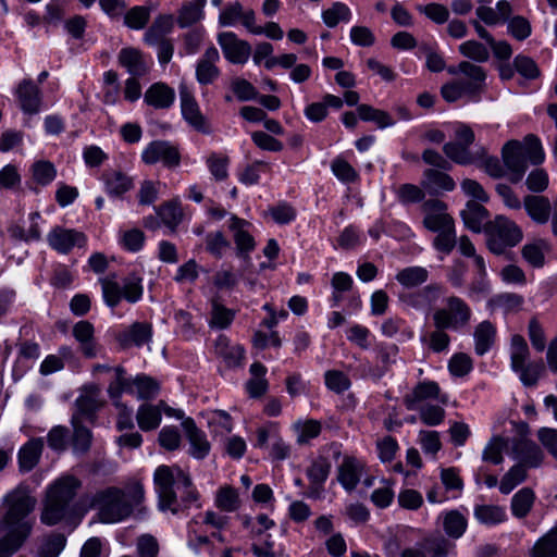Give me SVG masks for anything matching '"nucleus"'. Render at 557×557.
Returning a JSON list of instances; mask_svg holds the SVG:
<instances>
[{"label": "nucleus", "mask_w": 557, "mask_h": 557, "mask_svg": "<svg viewBox=\"0 0 557 557\" xmlns=\"http://www.w3.org/2000/svg\"><path fill=\"white\" fill-rule=\"evenodd\" d=\"M4 500L8 505L4 518L8 533L0 540V557H10L22 546L32 531L33 522L27 516L37 502L25 486L13 490Z\"/></svg>", "instance_id": "f257e3e1"}, {"label": "nucleus", "mask_w": 557, "mask_h": 557, "mask_svg": "<svg viewBox=\"0 0 557 557\" xmlns=\"http://www.w3.org/2000/svg\"><path fill=\"white\" fill-rule=\"evenodd\" d=\"M518 432L521 437L511 442L499 435L493 436L483 449L482 459L498 465L503 461V453L506 451L524 465L530 467L539 466L543 459V454L535 443L527 438L525 435L529 433L528 424H519Z\"/></svg>", "instance_id": "f03ea898"}, {"label": "nucleus", "mask_w": 557, "mask_h": 557, "mask_svg": "<svg viewBox=\"0 0 557 557\" xmlns=\"http://www.w3.org/2000/svg\"><path fill=\"white\" fill-rule=\"evenodd\" d=\"M153 480L162 510L177 511V493L186 504H191L198 498L190 476L180 467L160 466L154 471Z\"/></svg>", "instance_id": "7ed1b4c3"}, {"label": "nucleus", "mask_w": 557, "mask_h": 557, "mask_svg": "<svg viewBox=\"0 0 557 557\" xmlns=\"http://www.w3.org/2000/svg\"><path fill=\"white\" fill-rule=\"evenodd\" d=\"M79 487L81 481L73 475H63L55 480L47 490L41 521L53 525L65 518Z\"/></svg>", "instance_id": "20e7f679"}, {"label": "nucleus", "mask_w": 557, "mask_h": 557, "mask_svg": "<svg viewBox=\"0 0 557 557\" xmlns=\"http://www.w3.org/2000/svg\"><path fill=\"white\" fill-rule=\"evenodd\" d=\"M447 71L451 75H461V78L449 82L441 88L442 97L448 102H455L463 97H473L484 86L486 74L480 65L462 61L457 66L448 67Z\"/></svg>", "instance_id": "39448f33"}, {"label": "nucleus", "mask_w": 557, "mask_h": 557, "mask_svg": "<svg viewBox=\"0 0 557 557\" xmlns=\"http://www.w3.org/2000/svg\"><path fill=\"white\" fill-rule=\"evenodd\" d=\"M91 505L98 509L99 520L103 523L120 522L132 512L125 494L113 487L97 493Z\"/></svg>", "instance_id": "423d86ee"}, {"label": "nucleus", "mask_w": 557, "mask_h": 557, "mask_svg": "<svg viewBox=\"0 0 557 557\" xmlns=\"http://www.w3.org/2000/svg\"><path fill=\"white\" fill-rule=\"evenodd\" d=\"M487 246L496 255H500L506 248L516 246L522 239V231L511 220L504 215L496 216L486 223Z\"/></svg>", "instance_id": "0eeeda50"}, {"label": "nucleus", "mask_w": 557, "mask_h": 557, "mask_svg": "<svg viewBox=\"0 0 557 557\" xmlns=\"http://www.w3.org/2000/svg\"><path fill=\"white\" fill-rule=\"evenodd\" d=\"M102 295L106 304L114 308L122 298L129 302H137L143 296L141 280L132 275L124 280L121 286L114 276H107L100 280Z\"/></svg>", "instance_id": "6e6552de"}, {"label": "nucleus", "mask_w": 557, "mask_h": 557, "mask_svg": "<svg viewBox=\"0 0 557 557\" xmlns=\"http://www.w3.org/2000/svg\"><path fill=\"white\" fill-rule=\"evenodd\" d=\"M471 315L470 307L461 298L451 296L444 308L434 312L433 320L437 329L460 330L468 325Z\"/></svg>", "instance_id": "1a4fd4ad"}, {"label": "nucleus", "mask_w": 557, "mask_h": 557, "mask_svg": "<svg viewBox=\"0 0 557 557\" xmlns=\"http://www.w3.org/2000/svg\"><path fill=\"white\" fill-rule=\"evenodd\" d=\"M141 160L148 165L162 163L165 168H177L181 163V153L177 146L166 140H154L141 151Z\"/></svg>", "instance_id": "9d476101"}, {"label": "nucleus", "mask_w": 557, "mask_h": 557, "mask_svg": "<svg viewBox=\"0 0 557 557\" xmlns=\"http://www.w3.org/2000/svg\"><path fill=\"white\" fill-rule=\"evenodd\" d=\"M117 377L121 379L126 386L121 388L122 395H136L138 399H151L154 398L160 391L159 383L145 374L131 377L126 375L125 369H117L115 381H117Z\"/></svg>", "instance_id": "9b49d317"}, {"label": "nucleus", "mask_w": 557, "mask_h": 557, "mask_svg": "<svg viewBox=\"0 0 557 557\" xmlns=\"http://www.w3.org/2000/svg\"><path fill=\"white\" fill-rule=\"evenodd\" d=\"M227 227L232 233L237 257L247 259L256 248L251 223L235 214H230Z\"/></svg>", "instance_id": "f8f14e48"}, {"label": "nucleus", "mask_w": 557, "mask_h": 557, "mask_svg": "<svg viewBox=\"0 0 557 557\" xmlns=\"http://www.w3.org/2000/svg\"><path fill=\"white\" fill-rule=\"evenodd\" d=\"M424 213L423 226L433 233L455 226L453 216L447 212V206L437 199L425 201L422 206Z\"/></svg>", "instance_id": "ddd939ff"}, {"label": "nucleus", "mask_w": 557, "mask_h": 557, "mask_svg": "<svg viewBox=\"0 0 557 557\" xmlns=\"http://www.w3.org/2000/svg\"><path fill=\"white\" fill-rule=\"evenodd\" d=\"M218 44L220 45L224 58L233 64H245L250 54V45L240 39L233 32H222L218 35Z\"/></svg>", "instance_id": "4468645a"}, {"label": "nucleus", "mask_w": 557, "mask_h": 557, "mask_svg": "<svg viewBox=\"0 0 557 557\" xmlns=\"http://www.w3.org/2000/svg\"><path fill=\"white\" fill-rule=\"evenodd\" d=\"M49 246L59 253H67L75 247H83L86 243L84 233L63 226H54L47 234Z\"/></svg>", "instance_id": "2eb2a0df"}, {"label": "nucleus", "mask_w": 557, "mask_h": 557, "mask_svg": "<svg viewBox=\"0 0 557 557\" xmlns=\"http://www.w3.org/2000/svg\"><path fill=\"white\" fill-rule=\"evenodd\" d=\"M502 157L510 182H520L527 170V159L522 144L518 140L508 141L503 147Z\"/></svg>", "instance_id": "dca6fc26"}, {"label": "nucleus", "mask_w": 557, "mask_h": 557, "mask_svg": "<svg viewBox=\"0 0 557 557\" xmlns=\"http://www.w3.org/2000/svg\"><path fill=\"white\" fill-rule=\"evenodd\" d=\"M240 22L249 32L256 35L262 33L261 27L255 25V12L244 10L243 5L235 1L227 4L219 15V24L223 27L234 26Z\"/></svg>", "instance_id": "f3484780"}, {"label": "nucleus", "mask_w": 557, "mask_h": 557, "mask_svg": "<svg viewBox=\"0 0 557 557\" xmlns=\"http://www.w3.org/2000/svg\"><path fill=\"white\" fill-rule=\"evenodd\" d=\"M437 399L442 404L448 401L446 394H441L440 386L436 382L424 381L417 384L413 389L404 397V404L409 410H414L425 400Z\"/></svg>", "instance_id": "a211bd4d"}, {"label": "nucleus", "mask_w": 557, "mask_h": 557, "mask_svg": "<svg viewBox=\"0 0 557 557\" xmlns=\"http://www.w3.org/2000/svg\"><path fill=\"white\" fill-rule=\"evenodd\" d=\"M220 61V53L213 46L208 47L196 64V79L200 85L214 83L221 72L216 66Z\"/></svg>", "instance_id": "6ab92c4d"}, {"label": "nucleus", "mask_w": 557, "mask_h": 557, "mask_svg": "<svg viewBox=\"0 0 557 557\" xmlns=\"http://www.w3.org/2000/svg\"><path fill=\"white\" fill-rule=\"evenodd\" d=\"M491 0H478L475 14L478 18L488 26L503 24L512 13V7L507 0H499L496 8L490 5Z\"/></svg>", "instance_id": "aec40b11"}, {"label": "nucleus", "mask_w": 557, "mask_h": 557, "mask_svg": "<svg viewBox=\"0 0 557 557\" xmlns=\"http://www.w3.org/2000/svg\"><path fill=\"white\" fill-rule=\"evenodd\" d=\"M182 426L189 443L188 454L195 459L206 458L210 453L211 445L205 432L196 426L191 418L182 421Z\"/></svg>", "instance_id": "412c9836"}, {"label": "nucleus", "mask_w": 557, "mask_h": 557, "mask_svg": "<svg viewBox=\"0 0 557 557\" xmlns=\"http://www.w3.org/2000/svg\"><path fill=\"white\" fill-rule=\"evenodd\" d=\"M364 473V462L354 456H345L338 467L337 480L348 492L356 488Z\"/></svg>", "instance_id": "4be33fe9"}, {"label": "nucleus", "mask_w": 557, "mask_h": 557, "mask_svg": "<svg viewBox=\"0 0 557 557\" xmlns=\"http://www.w3.org/2000/svg\"><path fill=\"white\" fill-rule=\"evenodd\" d=\"M125 383L117 377V381L111 386H108L107 394L112 405L117 410L116 426L119 430L133 429V409L122 401V389Z\"/></svg>", "instance_id": "5701e85b"}, {"label": "nucleus", "mask_w": 557, "mask_h": 557, "mask_svg": "<svg viewBox=\"0 0 557 557\" xmlns=\"http://www.w3.org/2000/svg\"><path fill=\"white\" fill-rule=\"evenodd\" d=\"M181 110L184 120L191 127L198 132H209L206 117L202 115L197 101L190 94L186 91L181 92Z\"/></svg>", "instance_id": "b1692460"}, {"label": "nucleus", "mask_w": 557, "mask_h": 557, "mask_svg": "<svg viewBox=\"0 0 557 557\" xmlns=\"http://www.w3.org/2000/svg\"><path fill=\"white\" fill-rule=\"evenodd\" d=\"M144 101L154 109H169L175 101V91L164 83H154L146 90Z\"/></svg>", "instance_id": "393cba45"}, {"label": "nucleus", "mask_w": 557, "mask_h": 557, "mask_svg": "<svg viewBox=\"0 0 557 557\" xmlns=\"http://www.w3.org/2000/svg\"><path fill=\"white\" fill-rule=\"evenodd\" d=\"M16 96L24 112L37 113L39 111L40 91L32 81H23L16 89Z\"/></svg>", "instance_id": "a878e982"}, {"label": "nucleus", "mask_w": 557, "mask_h": 557, "mask_svg": "<svg viewBox=\"0 0 557 557\" xmlns=\"http://www.w3.org/2000/svg\"><path fill=\"white\" fill-rule=\"evenodd\" d=\"M119 63L133 76H141L148 72V63L141 52L135 48H123L119 53Z\"/></svg>", "instance_id": "bb28decb"}, {"label": "nucleus", "mask_w": 557, "mask_h": 557, "mask_svg": "<svg viewBox=\"0 0 557 557\" xmlns=\"http://www.w3.org/2000/svg\"><path fill=\"white\" fill-rule=\"evenodd\" d=\"M497 331L496 326L490 321L479 323L473 332L474 350L479 356L485 355L494 345Z\"/></svg>", "instance_id": "cd10ccee"}, {"label": "nucleus", "mask_w": 557, "mask_h": 557, "mask_svg": "<svg viewBox=\"0 0 557 557\" xmlns=\"http://www.w3.org/2000/svg\"><path fill=\"white\" fill-rule=\"evenodd\" d=\"M473 516L480 524L487 527L503 523L507 519L505 507L494 504L475 505Z\"/></svg>", "instance_id": "c85d7f7f"}, {"label": "nucleus", "mask_w": 557, "mask_h": 557, "mask_svg": "<svg viewBox=\"0 0 557 557\" xmlns=\"http://www.w3.org/2000/svg\"><path fill=\"white\" fill-rule=\"evenodd\" d=\"M460 214L466 227L472 232L480 233L486 226L488 212L480 202L468 201Z\"/></svg>", "instance_id": "c756f323"}, {"label": "nucleus", "mask_w": 557, "mask_h": 557, "mask_svg": "<svg viewBox=\"0 0 557 557\" xmlns=\"http://www.w3.org/2000/svg\"><path fill=\"white\" fill-rule=\"evenodd\" d=\"M529 216L536 223L544 224L550 215V202L543 196H527L523 201Z\"/></svg>", "instance_id": "7c9ffc66"}, {"label": "nucleus", "mask_w": 557, "mask_h": 557, "mask_svg": "<svg viewBox=\"0 0 557 557\" xmlns=\"http://www.w3.org/2000/svg\"><path fill=\"white\" fill-rule=\"evenodd\" d=\"M104 403L101 388L97 385L86 387L76 400L78 410L84 414L94 413L103 407Z\"/></svg>", "instance_id": "2f4dec72"}, {"label": "nucleus", "mask_w": 557, "mask_h": 557, "mask_svg": "<svg viewBox=\"0 0 557 557\" xmlns=\"http://www.w3.org/2000/svg\"><path fill=\"white\" fill-rule=\"evenodd\" d=\"M249 372L251 377L246 383V391L250 397H261L269 387L265 379L267 368L260 362H255L250 366Z\"/></svg>", "instance_id": "473e14b6"}, {"label": "nucleus", "mask_w": 557, "mask_h": 557, "mask_svg": "<svg viewBox=\"0 0 557 557\" xmlns=\"http://www.w3.org/2000/svg\"><path fill=\"white\" fill-rule=\"evenodd\" d=\"M106 191L110 196H120L133 187V180L117 170H110L103 174Z\"/></svg>", "instance_id": "72a5a7b5"}, {"label": "nucleus", "mask_w": 557, "mask_h": 557, "mask_svg": "<svg viewBox=\"0 0 557 557\" xmlns=\"http://www.w3.org/2000/svg\"><path fill=\"white\" fill-rule=\"evenodd\" d=\"M42 447V440L33 438L20 449L18 463L22 471H30L38 463Z\"/></svg>", "instance_id": "f704fd0d"}, {"label": "nucleus", "mask_w": 557, "mask_h": 557, "mask_svg": "<svg viewBox=\"0 0 557 557\" xmlns=\"http://www.w3.org/2000/svg\"><path fill=\"white\" fill-rule=\"evenodd\" d=\"M550 251V245L545 239H536L528 243L522 248V257L534 268H542L545 256Z\"/></svg>", "instance_id": "c9c22d12"}, {"label": "nucleus", "mask_w": 557, "mask_h": 557, "mask_svg": "<svg viewBox=\"0 0 557 557\" xmlns=\"http://www.w3.org/2000/svg\"><path fill=\"white\" fill-rule=\"evenodd\" d=\"M94 332V326L88 321H79L73 327V335L81 343L84 355L90 358L97 355Z\"/></svg>", "instance_id": "e433bc0d"}, {"label": "nucleus", "mask_w": 557, "mask_h": 557, "mask_svg": "<svg viewBox=\"0 0 557 557\" xmlns=\"http://www.w3.org/2000/svg\"><path fill=\"white\" fill-rule=\"evenodd\" d=\"M445 533L451 539H459L467 530V518L458 510L445 511L441 515Z\"/></svg>", "instance_id": "4c0bfd02"}, {"label": "nucleus", "mask_w": 557, "mask_h": 557, "mask_svg": "<svg viewBox=\"0 0 557 557\" xmlns=\"http://www.w3.org/2000/svg\"><path fill=\"white\" fill-rule=\"evenodd\" d=\"M157 215L161 219L162 223L175 230L183 220V210L180 199L170 200L156 208Z\"/></svg>", "instance_id": "58836bf2"}, {"label": "nucleus", "mask_w": 557, "mask_h": 557, "mask_svg": "<svg viewBox=\"0 0 557 557\" xmlns=\"http://www.w3.org/2000/svg\"><path fill=\"white\" fill-rule=\"evenodd\" d=\"M214 505L222 512H234L240 508L242 500L234 487L224 485L216 491Z\"/></svg>", "instance_id": "ea45409f"}, {"label": "nucleus", "mask_w": 557, "mask_h": 557, "mask_svg": "<svg viewBox=\"0 0 557 557\" xmlns=\"http://www.w3.org/2000/svg\"><path fill=\"white\" fill-rule=\"evenodd\" d=\"M422 185L431 193H438L441 190L451 191L456 186L454 180L448 174L437 170H426Z\"/></svg>", "instance_id": "a19ab883"}, {"label": "nucleus", "mask_w": 557, "mask_h": 557, "mask_svg": "<svg viewBox=\"0 0 557 557\" xmlns=\"http://www.w3.org/2000/svg\"><path fill=\"white\" fill-rule=\"evenodd\" d=\"M136 419L141 431H151L157 429L162 419L159 404L157 406L150 404L139 406Z\"/></svg>", "instance_id": "79ce46f5"}, {"label": "nucleus", "mask_w": 557, "mask_h": 557, "mask_svg": "<svg viewBox=\"0 0 557 557\" xmlns=\"http://www.w3.org/2000/svg\"><path fill=\"white\" fill-rule=\"evenodd\" d=\"M530 557H557V525L534 543Z\"/></svg>", "instance_id": "37998d69"}, {"label": "nucleus", "mask_w": 557, "mask_h": 557, "mask_svg": "<svg viewBox=\"0 0 557 557\" xmlns=\"http://www.w3.org/2000/svg\"><path fill=\"white\" fill-rule=\"evenodd\" d=\"M215 351L221 356L228 367L239 366L244 359V348L239 345H231L228 339L220 336L215 343Z\"/></svg>", "instance_id": "c03bdc74"}, {"label": "nucleus", "mask_w": 557, "mask_h": 557, "mask_svg": "<svg viewBox=\"0 0 557 557\" xmlns=\"http://www.w3.org/2000/svg\"><path fill=\"white\" fill-rule=\"evenodd\" d=\"M351 16L350 9L343 2H334L321 14L323 23L330 28L336 27L339 23H349Z\"/></svg>", "instance_id": "a18cd8bd"}, {"label": "nucleus", "mask_w": 557, "mask_h": 557, "mask_svg": "<svg viewBox=\"0 0 557 557\" xmlns=\"http://www.w3.org/2000/svg\"><path fill=\"white\" fill-rule=\"evenodd\" d=\"M357 112L362 121L373 122L379 128L391 127L395 124V121L386 111L376 109L369 104L358 106Z\"/></svg>", "instance_id": "49530a36"}, {"label": "nucleus", "mask_w": 557, "mask_h": 557, "mask_svg": "<svg viewBox=\"0 0 557 557\" xmlns=\"http://www.w3.org/2000/svg\"><path fill=\"white\" fill-rule=\"evenodd\" d=\"M475 164L478 168L482 169L486 174L494 178H499L505 175V171L503 165L500 164L497 158L491 157L487 154V151L484 148H478L474 151Z\"/></svg>", "instance_id": "de8ad7c7"}, {"label": "nucleus", "mask_w": 557, "mask_h": 557, "mask_svg": "<svg viewBox=\"0 0 557 557\" xmlns=\"http://www.w3.org/2000/svg\"><path fill=\"white\" fill-rule=\"evenodd\" d=\"M292 430L296 435V442L302 445L320 434L321 424L313 419L297 420L293 423Z\"/></svg>", "instance_id": "09e8293b"}, {"label": "nucleus", "mask_w": 557, "mask_h": 557, "mask_svg": "<svg viewBox=\"0 0 557 557\" xmlns=\"http://www.w3.org/2000/svg\"><path fill=\"white\" fill-rule=\"evenodd\" d=\"M509 352H510V366H511L512 370L521 369L523 363L530 361L529 360V357H530L529 346H528L525 339L519 334L512 335L511 341H510Z\"/></svg>", "instance_id": "8fccbe9b"}, {"label": "nucleus", "mask_w": 557, "mask_h": 557, "mask_svg": "<svg viewBox=\"0 0 557 557\" xmlns=\"http://www.w3.org/2000/svg\"><path fill=\"white\" fill-rule=\"evenodd\" d=\"M151 326L147 323H134L127 331L121 335V342L124 345L141 346L151 339Z\"/></svg>", "instance_id": "3c124183"}, {"label": "nucleus", "mask_w": 557, "mask_h": 557, "mask_svg": "<svg viewBox=\"0 0 557 557\" xmlns=\"http://www.w3.org/2000/svg\"><path fill=\"white\" fill-rule=\"evenodd\" d=\"M534 492L529 487L518 491L511 499V511L517 518H524L534 504Z\"/></svg>", "instance_id": "603ef678"}, {"label": "nucleus", "mask_w": 557, "mask_h": 557, "mask_svg": "<svg viewBox=\"0 0 557 557\" xmlns=\"http://www.w3.org/2000/svg\"><path fill=\"white\" fill-rule=\"evenodd\" d=\"M173 28V16L172 15H160L158 16L149 29L145 34V39L149 45H154L162 40V38L169 34Z\"/></svg>", "instance_id": "864d4df0"}, {"label": "nucleus", "mask_w": 557, "mask_h": 557, "mask_svg": "<svg viewBox=\"0 0 557 557\" xmlns=\"http://www.w3.org/2000/svg\"><path fill=\"white\" fill-rule=\"evenodd\" d=\"M429 277V272L422 267H408L399 271L396 275V280L406 288L417 287Z\"/></svg>", "instance_id": "5fc2aeb1"}, {"label": "nucleus", "mask_w": 557, "mask_h": 557, "mask_svg": "<svg viewBox=\"0 0 557 557\" xmlns=\"http://www.w3.org/2000/svg\"><path fill=\"white\" fill-rule=\"evenodd\" d=\"M206 250L214 258L221 259L231 248V242L222 231L210 232L205 237Z\"/></svg>", "instance_id": "6e6d98bb"}, {"label": "nucleus", "mask_w": 557, "mask_h": 557, "mask_svg": "<svg viewBox=\"0 0 557 557\" xmlns=\"http://www.w3.org/2000/svg\"><path fill=\"white\" fill-rule=\"evenodd\" d=\"M32 178L35 183L47 186L57 176V170L54 165L46 160L35 161L30 166Z\"/></svg>", "instance_id": "4d7b16f0"}, {"label": "nucleus", "mask_w": 557, "mask_h": 557, "mask_svg": "<svg viewBox=\"0 0 557 557\" xmlns=\"http://www.w3.org/2000/svg\"><path fill=\"white\" fill-rule=\"evenodd\" d=\"M457 245V236H456V227L447 228L442 232H437L436 236L432 242L433 248L441 253V260L444 259L445 256H448Z\"/></svg>", "instance_id": "13d9d810"}, {"label": "nucleus", "mask_w": 557, "mask_h": 557, "mask_svg": "<svg viewBox=\"0 0 557 557\" xmlns=\"http://www.w3.org/2000/svg\"><path fill=\"white\" fill-rule=\"evenodd\" d=\"M444 152L450 160L462 165L472 164L475 161L474 151L470 152L469 147L458 141L445 144Z\"/></svg>", "instance_id": "bf43d9fd"}, {"label": "nucleus", "mask_w": 557, "mask_h": 557, "mask_svg": "<svg viewBox=\"0 0 557 557\" xmlns=\"http://www.w3.org/2000/svg\"><path fill=\"white\" fill-rule=\"evenodd\" d=\"M72 424L74 428L73 434V449L77 454L86 453L91 444V432L89 429L83 426L78 420V417L74 416L72 419Z\"/></svg>", "instance_id": "052dcab7"}, {"label": "nucleus", "mask_w": 557, "mask_h": 557, "mask_svg": "<svg viewBox=\"0 0 557 557\" xmlns=\"http://www.w3.org/2000/svg\"><path fill=\"white\" fill-rule=\"evenodd\" d=\"M545 367L542 361H528L523 363L521 369H515L513 371L519 375L520 381L525 386H533L539 381Z\"/></svg>", "instance_id": "680f3d73"}, {"label": "nucleus", "mask_w": 557, "mask_h": 557, "mask_svg": "<svg viewBox=\"0 0 557 557\" xmlns=\"http://www.w3.org/2000/svg\"><path fill=\"white\" fill-rule=\"evenodd\" d=\"M527 476L524 466H513L500 480L499 491L503 494H509L517 485L522 483Z\"/></svg>", "instance_id": "e2e57ef3"}, {"label": "nucleus", "mask_w": 557, "mask_h": 557, "mask_svg": "<svg viewBox=\"0 0 557 557\" xmlns=\"http://www.w3.org/2000/svg\"><path fill=\"white\" fill-rule=\"evenodd\" d=\"M521 144L523 146V153L527 160H530L533 164H540L544 161L545 153L539 137L535 135H528Z\"/></svg>", "instance_id": "0e129e2a"}, {"label": "nucleus", "mask_w": 557, "mask_h": 557, "mask_svg": "<svg viewBox=\"0 0 557 557\" xmlns=\"http://www.w3.org/2000/svg\"><path fill=\"white\" fill-rule=\"evenodd\" d=\"M459 52L475 62H485L490 58L488 49L475 40H467L459 46Z\"/></svg>", "instance_id": "69168bd1"}, {"label": "nucleus", "mask_w": 557, "mask_h": 557, "mask_svg": "<svg viewBox=\"0 0 557 557\" xmlns=\"http://www.w3.org/2000/svg\"><path fill=\"white\" fill-rule=\"evenodd\" d=\"M331 471V463L326 458L319 457L312 461L307 470V475L312 484L321 485L325 482Z\"/></svg>", "instance_id": "338daca9"}, {"label": "nucleus", "mask_w": 557, "mask_h": 557, "mask_svg": "<svg viewBox=\"0 0 557 557\" xmlns=\"http://www.w3.org/2000/svg\"><path fill=\"white\" fill-rule=\"evenodd\" d=\"M473 368L472 359L465 352H458L451 356L448 362V370L453 376L461 377L471 372Z\"/></svg>", "instance_id": "774afa93"}]
</instances>
